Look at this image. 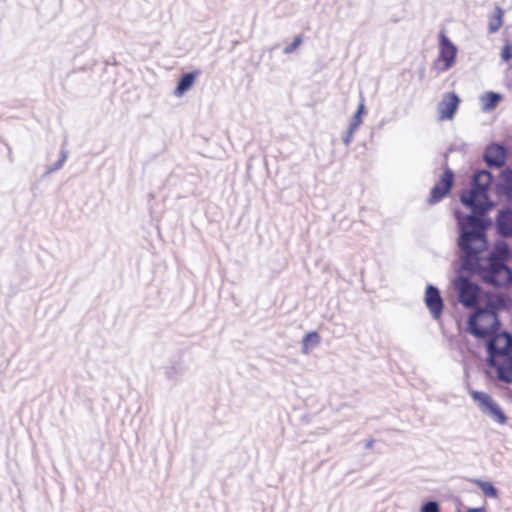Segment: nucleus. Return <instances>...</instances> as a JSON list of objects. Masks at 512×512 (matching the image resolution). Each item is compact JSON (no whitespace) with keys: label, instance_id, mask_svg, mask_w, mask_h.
Masks as SVG:
<instances>
[{"label":"nucleus","instance_id":"nucleus-1","mask_svg":"<svg viewBox=\"0 0 512 512\" xmlns=\"http://www.w3.org/2000/svg\"><path fill=\"white\" fill-rule=\"evenodd\" d=\"M458 237L456 240L459 250L460 270L473 269L476 262L482 260V254L488 250L489 241L487 229L491 226V219H478L473 215H464L455 210Z\"/></svg>","mask_w":512,"mask_h":512},{"label":"nucleus","instance_id":"nucleus-2","mask_svg":"<svg viewBox=\"0 0 512 512\" xmlns=\"http://www.w3.org/2000/svg\"><path fill=\"white\" fill-rule=\"evenodd\" d=\"M493 175L488 170L476 171L471 179V187L461 193V203L470 210L468 215L478 219H490L488 212L494 207L489 198Z\"/></svg>","mask_w":512,"mask_h":512},{"label":"nucleus","instance_id":"nucleus-3","mask_svg":"<svg viewBox=\"0 0 512 512\" xmlns=\"http://www.w3.org/2000/svg\"><path fill=\"white\" fill-rule=\"evenodd\" d=\"M477 267L468 269L466 272L477 274L485 283L495 287H506L512 284V270L507 263L482 260L476 262Z\"/></svg>","mask_w":512,"mask_h":512},{"label":"nucleus","instance_id":"nucleus-4","mask_svg":"<svg viewBox=\"0 0 512 512\" xmlns=\"http://www.w3.org/2000/svg\"><path fill=\"white\" fill-rule=\"evenodd\" d=\"M458 301L467 309L475 308L478 303L480 288L467 276L458 275L453 282Z\"/></svg>","mask_w":512,"mask_h":512},{"label":"nucleus","instance_id":"nucleus-5","mask_svg":"<svg viewBox=\"0 0 512 512\" xmlns=\"http://www.w3.org/2000/svg\"><path fill=\"white\" fill-rule=\"evenodd\" d=\"M471 397L479 403L481 410L494 419V421L499 424L506 423L507 417L505 413L489 394L482 391H472Z\"/></svg>","mask_w":512,"mask_h":512},{"label":"nucleus","instance_id":"nucleus-6","mask_svg":"<svg viewBox=\"0 0 512 512\" xmlns=\"http://www.w3.org/2000/svg\"><path fill=\"white\" fill-rule=\"evenodd\" d=\"M454 185V172L446 167L440 179L436 182L430 192L429 203L435 204L444 199Z\"/></svg>","mask_w":512,"mask_h":512},{"label":"nucleus","instance_id":"nucleus-7","mask_svg":"<svg viewBox=\"0 0 512 512\" xmlns=\"http://www.w3.org/2000/svg\"><path fill=\"white\" fill-rule=\"evenodd\" d=\"M458 49L444 32L439 34L438 61L443 63L442 71L449 70L455 63Z\"/></svg>","mask_w":512,"mask_h":512},{"label":"nucleus","instance_id":"nucleus-8","mask_svg":"<svg viewBox=\"0 0 512 512\" xmlns=\"http://www.w3.org/2000/svg\"><path fill=\"white\" fill-rule=\"evenodd\" d=\"M508 151L500 143L493 142L486 146L483 153V160L490 168H501L505 165Z\"/></svg>","mask_w":512,"mask_h":512},{"label":"nucleus","instance_id":"nucleus-9","mask_svg":"<svg viewBox=\"0 0 512 512\" xmlns=\"http://www.w3.org/2000/svg\"><path fill=\"white\" fill-rule=\"evenodd\" d=\"M425 305L433 319L437 320L443 313L444 303L441 297L440 290L432 285L428 284L425 290L424 297Z\"/></svg>","mask_w":512,"mask_h":512},{"label":"nucleus","instance_id":"nucleus-10","mask_svg":"<svg viewBox=\"0 0 512 512\" xmlns=\"http://www.w3.org/2000/svg\"><path fill=\"white\" fill-rule=\"evenodd\" d=\"M459 104H460V98L456 93H454V92L447 93L443 97L441 102L438 104L439 119L440 120L452 119L458 110Z\"/></svg>","mask_w":512,"mask_h":512},{"label":"nucleus","instance_id":"nucleus-11","mask_svg":"<svg viewBox=\"0 0 512 512\" xmlns=\"http://www.w3.org/2000/svg\"><path fill=\"white\" fill-rule=\"evenodd\" d=\"M467 331L477 339H487L496 334L497 328L492 325L490 327L481 326L476 316L472 315L467 320Z\"/></svg>","mask_w":512,"mask_h":512},{"label":"nucleus","instance_id":"nucleus-12","mask_svg":"<svg viewBox=\"0 0 512 512\" xmlns=\"http://www.w3.org/2000/svg\"><path fill=\"white\" fill-rule=\"evenodd\" d=\"M496 229L503 237L512 236V209L505 208L499 211L496 220Z\"/></svg>","mask_w":512,"mask_h":512},{"label":"nucleus","instance_id":"nucleus-13","mask_svg":"<svg viewBox=\"0 0 512 512\" xmlns=\"http://www.w3.org/2000/svg\"><path fill=\"white\" fill-rule=\"evenodd\" d=\"M185 365L181 356L171 359L169 364L164 367L166 379L177 382L185 373Z\"/></svg>","mask_w":512,"mask_h":512},{"label":"nucleus","instance_id":"nucleus-14","mask_svg":"<svg viewBox=\"0 0 512 512\" xmlns=\"http://www.w3.org/2000/svg\"><path fill=\"white\" fill-rule=\"evenodd\" d=\"M510 257L511 251L508 244L504 241H497L488 253L487 261L507 263Z\"/></svg>","mask_w":512,"mask_h":512},{"label":"nucleus","instance_id":"nucleus-15","mask_svg":"<svg viewBox=\"0 0 512 512\" xmlns=\"http://www.w3.org/2000/svg\"><path fill=\"white\" fill-rule=\"evenodd\" d=\"M199 74L200 71L198 70L182 74L174 90V95L179 97L190 90Z\"/></svg>","mask_w":512,"mask_h":512},{"label":"nucleus","instance_id":"nucleus-16","mask_svg":"<svg viewBox=\"0 0 512 512\" xmlns=\"http://www.w3.org/2000/svg\"><path fill=\"white\" fill-rule=\"evenodd\" d=\"M488 338L489 339L485 345L486 351L488 353L487 364L490 367H496L498 362L495 360V357L503 356L502 348L498 345L497 336L495 334Z\"/></svg>","mask_w":512,"mask_h":512},{"label":"nucleus","instance_id":"nucleus-17","mask_svg":"<svg viewBox=\"0 0 512 512\" xmlns=\"http://www.w3.org/2000/svg\"><path fill=\"white\" fill-rule=\"evenodd\" d=\"M476 315L492 317L493 318L492 326H494L497 329L501 325L497 308L495 307V305L493 304L491 299L487 300L486 303L482 307L478 308V310L476 311Z\"/></svg>","mask_w":512,"mask_h":512},{"label":"nucleus","instance_id":"nucleus-18","mask_svg":"<svg viewBox=\"0 0 512 512\" xmlns=\"http://www.w3.org/2000/svg\"><path fill=\"white\" fill-rule=\"evenodd\" d=\"M497 377L505 383H512V357L506 358L502 363H497Z\"/></svg>","mask_w":512,"mask_h":512},{"label":"nucleus","instance_id":"nucleus-19","mask_svg":"<svg viewBox=\"0 0 512 512\" xmlns=\"http://www.w3.org/2000/svg\"><path fill=\"white\" fill-rule=\"evenodd\" d=\"M502 96L496 92H486L480 98L483 111L489 112L493 110L500 102Z\"/></svg>","mask_w":512,"mask_h":512},{"label":"nucleus","instance_id":"nucleus-20","mask_svg":"<svg viewBox=\"0 0 512 512\" xmlns=\"http://www.w3.org/2000/svg\"><path fill=\"white\" fill-rule=\"evenodd\" d=\"M320 343V336L316 331L307 333L302 340V353L307 354L311 349L318 346Z\"/></svg>","mask_w":512,"mask_h":512},{"label":"nucleus","instance_id":"nucleus-21","mask_svg":"<svg viewBox=\"0 0 512 512\" xmlns=\"http://www.w3.org/2000/svg\"><path fill=\"white\" fill-rule=\"evenodd\" d=\"M497 311L509 309L512 305L511 297L506 293H498L493 298H490Z\"/></svg>","mask_w":512,"mask_h":512},{"label":"nucleus","instance_id":"nucleus-22","mask_svg":"<svg viewBox=\"0 0 512 512\" xmlns=\"http://www.w3.org/2000/svg\"><path fill=\"white\" fill-rule=\"evenodd\" d=\"M474 483L482 490L485 496L489 498H497L498 490L492 482L475 479Z\"/></svg>","mask_w":512,"mask_h":512},{"label":"nucleus","instance_id":"nucleus-23","mask_svg":"<svg viewBox=\"0 0 512 512\" xmlns=\"http://www.w3.org/2000/svg\"><path fill=\"white\" fill-rule=\"evenodd\" d=\"M502 187L506 194L512 196V169L502 171Z\"/></svg>","mask_w":512,"mask_h":512},{"label":"nucleus","instance_id":"nucleus-24","mask_svg":"<svg viewBox=\"0 0 512 512\" xmlns=\"http://www.w3.org/2000/svg\"><path fill=\"white\" fill-rule=\"evenodd\" d=\"M365 113V105H364V99L362 98L357 111L353 115L352 121L350 122L349 126H352V129H358L360 124L362 123V116Z\"/></svg>","mask_w":512,"mask_h":512},{"label":"nucleus","instance_id":"nucleus-25","mask_svg":"<svg viewBox=\"0 0 512 512\" xmlns=\"http://www.w3.org/2000/svg\"><path fill=\"white\" fill-rule=\"evenodd\" d=\"M497 15L494 21L489 24V32L494 33L499 30L502 25L503 10L500 7H496Z\"/></svg>","mask_w":512,"mask_h":512},{"label":"nucleus","instance_id":"nucleus-26","mask_svg":"<svg viewBox=\"0 0 512 512\" xmlns=\"http://www.w3.org/2000/svg\"><path fill=\"white\" fill-rule=\"evenodd\" d=\"M501 336L505 340L504 346H502L503 356L512 357V336L506 332H502Z\"/></svg>","mask_w":512,"mask_h":512},{"label":"nucleus","instance_id":"nucleus-27","mask_svg":"<svg viewBox=\"0 0 512 512\" xmlns=\"http://www.w3.org/2000/svg\"><path fill=\"white\" fill-rule=\"evenodd\" d=\"M420 512H441L440 504L436 500H429L421 505Z\"/></svg>","mask_w":512,"mask_h":512},{"label":"nucleus","instance_id":"nucleus-28","mask_svg":"<svg viewBox=\"0 0 512 512\" xmlns=\"http://www.w3.org/2000/svg\"><path fill=\"white\" fill-rule=\"evenodd\" d=\"M303 39H302V36L301 35H298L294 38L293 42L289 45H287L284 49H283V53L284 54H290L292 53L296 48H298L300 46V44L302 43Z\"/></svg>","mask_w":512,"mask_h":512},{"label":"nucleus","instance_id":"nucleus-29","mask_svg":"<svg viewBox=\"0 0 512 512\" xmlns=\"http://www.w3.org/2000/svg\"><path fill=\"white\" fill-rule=\"evenodd\" d=\"M501 58L505 62H508L512 59V44L507 43L503 46L502 51H501Z\"/></svg>","mask_w":512,"mask_h":512},{"label":"nucleus","instance_id":"nucleus-30","mask_svg":"<svg viewBox=\"0 0 512 512\" xmlns=\"http://www.w3.org/2000/svg\"><path fill=\"white\" fill-rule=\"evenodd\" d=\"M357 129H352V126L348 127L346 134L343 137V142L346 146H349L353 140V135Z\"/></svg>","mask_w":512,"mask_h":512},{"label":"nucleus","instance_id":"nucleus-31","mask_svg":"<svg viewBox=\"0 0 512 512\" xmlns=\"http://www.w3.org/2000/svg\"><path fill=\"white\" fill-rule=\"evenodd\" d=\"M63 167V164H61V161H56L52 166L47 167L45 174L49 175Z\"/></svg>","mask_w":512,"mask_h":512},{"label":"nucleus","instance_id":"nucleus-32","mask_svg":"<svg viewBox=\"0 0 512 512\" xmlns=\"http://www.w3.org/2000/svg\"><path fill=\"white\" fill-rule=\"evenodd\" d=\"M68 158V152L65 150V149H61L60 151V158L58 159V161H61V164L64 165V163L66 162Z\"/></svg>","mask_w":512,"mask_h":512},{"label":"nucleus","instance_id":"nucleus-33","mask_svg":"<svg viewBox=\"0 0 512 512\" xmlns=\"http://www.w3.org/2000/svg\"><path fill=\"white\" fill-rule=\"evenodd\" d=\"M467 512H486L485 507L467 508Z\"/></svg>","mask_w":512,"mask_h":512},{"label":"nucleus","instance_id":"nucleus-34","mask_svg":"<svg viewBox=\"0 0 512 512\" xmlns=\"http://www.w3.org/2000/svg\"><path fill=\"white\" fill-rule=\"evenodd\" d=\"M373 445H374V440H368L366 443H365V448L366 449H371L373 448Z\"/></svg>","mask_w":512,"mask_h":512}]
</instances>
